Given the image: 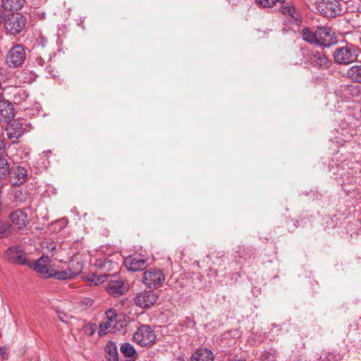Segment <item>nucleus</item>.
<instances>
[{
    "label": "nucleus",
    "mask_w": 361,
    "mask_h": 361,
    "mask_svg": "<svg viewBox=\"0 0 361 361\" xmlns=\"http://www.w3.org/2000/svg\"><path fill=\"white\" fill-rule=\"evenodd\" d=\"M50 249L53 251L55 249V245L54 243L50 244Z\"/></svg>",
    "instance_id": "72a5a7b5"
},
{
    "label": "nucleus",
    "mask_w": 361,
    "mask_h": 361,
    "mask_svg": "<svg viewBox=\"0 0 361 361\" xmlns=\"http://www.w3.org/2000/svg\"><path fill=\"white\" fill-rule=\"evenodd\" d=\"M335 61L338 64L348 65L357 59L355 49L352 46L337 48L334 53Z\"/></svg>",
    "instance_id": "423d86ee"
},
{
    "label": "nucleus",
    "mask_w": 361,
    "mask_h": 361,
    "mask_svg": "<svg viewBox=\"0 0 361 361\" xmlns=\"http://www.w3.org/2000/svg\"><path fill=\"white\" fill-rule=\"evenodd\" d=\"M106 290L110 295L118 297L126 291V288L124 286L122 281H114L108 283Z\"/></svg>",
    "instance_id": "412c9836"
},
{
    "label": "nucleus",
    "mask_w": 361,
    "mask_h": 361,
    "mask_svg": "<svg viewBox=\"0 0 361 361\" xmlns=\"http://www.w3.org/2000/svg\"><path fill=\"white\" fill-rule=\"evenodd\" d=\"M125 325V321L122 320L121 315L118 314L115 310L109 309L99 324L98 334L99 336H104L108 333L119 332Z\"/></svg>",
    "instance_id": "f03ea898"
},
{
    "label": "nucleus",
    "mask_w": 361,
    "mask_h": 361,
    "mask_svg": "<svg viewBox=\"0 0 361 361\" xmlns=\"http://www.w3.org/2000/svg\"><path fill=\"white\" fill-rule=\"evenodd\" d=\"M25 59V52L21 45L13 47L6 56V63L13 68L18 67L23 64Z\"/></svg>",
    "instance_id": "9d476101"
},
{
    "label": "nucleus",
    "mask_w": 361,
    "mask_h": 361,
    "mask_svg": "<svg viewBox=\"0 0 361 361\" xmlns=\"http://www.w3.org/2000/svg\"><path fill=\"white\" fill-rule=\"evenodd\" d=\"M257 4L264 8L273 7L279 4L280 9L283 15L287 17L288 21L298 27L299 23L302 21V16L300 13L290 2H286V0H256Z\"/></svg>",
    "instance_id": "f257e3e1"
},
{
    "label": "nucleus",
    "mask_w": 361,
    "mask_h": 361,
    "mask_svg": "<svg viewBox=\"0 0 361 361\" xmlns=\"http://www.w3.org/2000/svg\"><path fill=\"white\" fill-rule=\"evenodd\" d=\"M106 359L108 361H118V354L116 347L113 343L107 344L105 346Z\"/></svg>",
    "instance_id": "b1692460"
},
{
    "label": "nucleus",
    "mask_w": 361,
    "mask_h": 361,
    "mask_svg": "<svg viewBox=\"0 0 361 361\" xmlns=\"http://www.w3.org/2000/svg\"><path fill=\"white\" fill-rule=\"evenodd\" d=\"M214 353L207 348L197 349L190 358V361H214Z\"/></svg>",
    "instance_id": "6ab92c4d"
},
{
    "label": "nucleus",
    "mask_w": 361,
    "mask_h": 361,
    "mask_svg": "<svg viewBox=\"0 0 361 361\" xmlns=\"http://www.w3.org/2000/svg\"><path fill=\"white\" fill-rule=\"evenodd\" d=\"M124 265L132 271L142 270L146 267V261L140 256H129L124 259Z\"/></svg>",
    "instance_id": "2eb2a0df"
},
{
    "label": "nucleus",
    "mask_w": 361,
    "mask_h": 361,
    "mask_svg": "<svg viewBox=\"0 0 361 361\" xmlns=\"http://www.w3.org/2000/svg\"><path fill=\"white\" fill-rule=\"evenodd\" d=\"M82 264L79 262H71L67 270L69 271L71 279L79 275L82 270Z\"/></svg>",
    "instance_id": "393cba45"
},
{
    "label": "nucleus",
    "mask_w": 361,
    "mask_h": 361,
    "mask_svg": "<svg viewBox=\"0 0 361 361\" xmlns=\"http://www.w3.org/2000/svg\"><path fill=\"white\" fill-rule=\"evenodd\" d=\"M3 20H4V18H3V16L1 15H0V25L3 22Z\"/></svg>",
    "instance_id": "f704fd0d"
},
{
    "label": "nucleus",
    "mask_w": 361,
    "mask_h": 361,
    "mask_svg": "<svg viewBox=\"0 0 361 361\" xmlns=\"http://www.w3.org/2000/svg\"><path fill=\"white\" fill-rule=\"evenodd\" d=\"M25 0H2L1 6L4 10L17 11L20 10Z\"/></svg>",
    "instance_id": "4be33fe9"
},
{
    "label": "nucleus",
    "mask_w": 361,
    "mask_h": 361,
    "mask_svg": "<svg viewBox=\"0 0 361 361\" xmlns=\"http://www.w3.org/2000/svg\"><path fill=\"white\" fill-rule=\"evenodd\" d=\"M347 75L352 81L361 83V65L351 66L347 71Z\"/></svg>",
    "instance_id": "5701e85b"
},
{
    "label": "nucleus",
    "mask_w": 361,
    "mask_h": 361,
    "mask_svg": "<svg viewBox=\"0 0 361 361\" xmlns=\"http://www.w3.org/2000/svg\"><path fill=\"white\" fill-rule=\"evenodd\" d=\"M49 261V259L47 256L42 255L33 264L34 270L38 274L43 275L44 277H48L52 269L48 266Z\"/></svg>",
    "instance_id": "a211bd4d"
},
{
    "label": "nucleus",
    "mask_w": 361,
    "mask_h": 361,
    "mask_svg": "<svg viewBox=\"0 0 361 361\" xmlns=\"http://www.w3.org/2000/svg\"><path fill=\"white\" fill-rule=\"evenodd\" d=\"M28 126L17 120H13L6 128V135L10 140H18L27 130Z\"/></svg>",
    "instance_id": "9b49d317"
},
{
    "label": "nucleus",
    "mask_w": 361,
    "mask_h": 361,
    "mask_svg": "<svg viewBox=\"0 0 361 361\" xmlns=\"http://www.w3.org/2000/svg\"><path fill=\"white\" fill-rule=\"evenodd\" d=\"M158 298V294L152 290H144L137 293L134 298L135 304L142 309H149L153 306Z\"/></svg>",
    "instance_id": "1a4fd4ad"
},
{
    "label": "nucleus",
    "mask_w": 361,
    "mask_h": 361,
    "mask_svg": "<svg viewBox=\"0 0 361 361\" xmlns=\"http://www.w3.org/2000/svg\"><path fill=\"white\" fill-rule=\"evenodd\" d=\"M4 91L7 93L9 99L16 104H20L29 97V92L18 87H8L4 88Z\"/></svg>",
    "instance_id": "f8f14e48"
},
{
    "label": "nucleus",
    "mask_w": 361,
    "mask_h": 361,
    "mask_svg": "<svg viewBox=\"0 0 361 361\" xmlns=\"http://www.w3.org/2000/svg\"><path fill=\"white\" fill-rule=\"evenodd\" d=\"M121 352L126 357L135 358L136 357V351L133 345L129 343L122 344L121 346Z\"/></svg>",
    "instance_id": "a878e982"
},
{
    "label": "nucleus",
    "mask_w": 361,
    "mask_h": 361,
    "mask_svg": "<svg viewBox=\"0 0 361 361\" xmlns=\"http://www.w3.org/2000/svg\"><path fill=\"white\" fill-rule=\"evenodd\" d=\"M14 117V109L11 103L0 97V121L8 122Z\"/></svg>",
    "instance_id": "dca6fc26"
},
{
    "label": "nucleus",
    "mask_w": 361,
    "mask_h": 361,
    "mask_svg": "<svg viewBox=\"0 0 361 361\" xmlns=\"http://www.w3.org/2000/svg\"><path fill=\"white\" fill-rule=\"evenodd\" d=\"M59 319L63 322H66V318H67V315L66 314H63V313H61L59 314Z\"/></svg>",
    "instance_id": "2f4dec72"
},
{
    "label": "nucleus",
    "mask_w": 361,
    "mask_h": 361,
    "mask_svg": "<svg viewBox=\"0 0 361 361\" xmlns=\"http://www.w3.org/2000/svg\"><path fill=\"white\" fill-rule=\"evenodd\" d=\"M36 62L41 66H43L45 63L44 60L42 57H37L36 59Z\"/></svg>",
    "instance_id": "7c9ffc66"
},
{
    "label": "nucleus",
    "mask_w": 361,
    "mask_h": 361,
    "mask_svg": "<svg viewBox=\"0 0 361 361\" xmlns=\"http://www.w3.org/2000/svg\"><path fill=\"white\" fill-rule=\"evenodd\" d=\"M10 169V166L7 161L4 159L0 158V178L7 176Z\"/></svg>",
    "instance_id": "c85d7f7f"
},
{
    "label": "nucleus",
    "mask_w": 361,
    "mask_h": 361,
    "mask_svg": "<svg viewBox=\"0 0 361 361\" xmlns=\"http://www.w3.org/2000/svg\"><path fill=\"white\" fill-rule=\"evenodd\" d=\"M0 353H1V355L3 356V357H5L6 355V348L5 347H1L0 348Z\"/></svg>",
    "instance_id": "473e14b6"
},
{
    "label": "nucleus",
    "mask_w": 361,
    "mask_h": 361,
    "mask_svg": "<svg viewBox=\"0 0 361 361\" xmlns=\"http://www.w3.org/2000/svg\"><path fill=\"white\" fill-rule=\"evenodd\" d=\"M358 11H359L360 12H361V6H360V7L358 8Z\"/></svg>",
    "instance_id": "e433bc0d"
},
{
    "label": "nucleus",
    "mask_w": 361,
    "mask_h": 361,
    "mask_svg": "<svg viewBox=\"0 0 361 361\" xmlns=\"http://www.w3.org/2000/svg\"><path fill=\"white\" fill-rule=\"evenodd\" d=\"M48 277H53L58 280L71 279L69 271L67 269L64 271H56L54 269H51Z\"/></svg>",
    "instance_id": "bb28decb"
},
{
    "label": "nucleus",
    "mask_w": 361,
    "mask_h": 361,
    "mask_svg": "<svg viewBox=\"0 0 361 361\" xmlns=\"http://www.w3.org/2000/svg\"><path fill=\"white\" fill-rule=\"evenodd\" d=\"M11 226L7 223L0 221V238H2L8 232L9 228Z\"/></svg>",
    "instance_id": "c756f323"
},
{
    "label": "nucleus",
    "mask_w": 361,
    "mask_h": 361,
    "mask_svg": "<svg viewBox=\"0 0 361 361\" xmlns=\"http://www.w3.org/2000/svg\"><path fill=\"white\" fill-rule=\"evenodd\" d=\"M302 37L305 41L317 44L316 31L312 32L308 28H305L302 31Z\"/></svg>",
    "instance_id": "cd10ccee"
},
{
    "label": "nucleus",
    "mask_w": 361,
    "mask_h": 361,
    "mask_svg": "<svg viewBox=\"0 0 361 361\" xmlns=\"http://www.w3.org/2000/svg\"><path fill=\"white\" fill-rule=\"evenodd\" d=\"M5 255L7 259L11 262L19 264H27L25 253L18 246L10 247L6 250Z\"/></svg>",
    "instance_id": "4468645a"
},
{
    "label": "nucleus",
    "mask_w": 361,
    "mask_h": 361,
    "mask_svg": "<svg viewBox=\"0 0 361 361\" xmlns=\"http://www.w3.org/2000/svg\"><path fill=\"white\" fill-rule=\"evenodd\" d=\"M4 21L6 32L11 35L20 33L26 24V18L19 13L8 15L7 18H4Z\"/></svg>",
    "instance_id": "20e7f679"
},
{
    "label": "nucleus",
    "mask_w": 361,
    "mask_h": 361,
    "mask_svg": "<svg viewBox=\"0 0 361 361\" xmlns=\"http://www.w3.org/2000/svg\"><path fill=\"white\" fill-rule=\"evenodd\" d=\"M317 11L327 18H334L342 13L339 0H315Z\"/></svg>",
    "instance_id": "7ed1b4c3"
},
{
    "label": "nucleus",
    "mask_w": 361,
    "mask_h": 361,
    "mask_svg": "<svg viewBox=\"0 0 361 361\" xmlns=\"http://www.w3.org/2000/svg\"><path fill=\"white\" fill-rule=\"evenodd\" d=\"M7 176H8L11 185L16 186L20 185L25 181L27 173L23 167L16 166L14 168H10Z\"/></svg>",
    "instance_id": "ddd939ff"
},
{
    "label": "nucleus",
    "mask_w": 361,
    "mask_h": 361,
    "mask_svg": "<svg viewBox=\"0 0 361 361\" xmlns=\"http://www.w3.org/2000/svg\"><path fill=\"white\" fill-rule=\"evenodd\" d=\"M310 61L314 66L320 68H326L331 63L330 60L324 54L319 51H312Z\"/></svg>",
    "instance_id": "aec40b11"
},
{
    "label": "nucleus",
    "mask_w": 361,
    "mask_h": 361,
    "mask_svg": "<svg viewBox=\"0 0 361 361\" xmlns=\"http://www.w3.org/2000/svg\"><path fill=\"white\" fill-rule=\"evenodd\" d=\"M97 281H98L95 282V284H98V283L102 282L101 281H99V279H98V280H97Z\"/></svg>",
    "instance_id": "c9c22d12"
},
{
    "label": "nucleus",
    "mask_w": 361,
    "mask_h": 361,
    "mask_svg": "<svg viewBox=\"0 0 361 361\" xmlns=\"http://www.w3.org/2000/svg\"><path fill=\"white\" fill-rule=\"evenodd\" d=\"M156 334L149 325H141L133 334L134 341L140 346H147L154 342Z\"/></svg>",
    "instance_id": "39448f33"
},
{
    "label": "nucleus",
    "mask_w": 361,
    "mask_h": 361,
    "mask_svg": "<svg viewBox=\"0 0 361 361\" xmlns=\"http://www.w3.org/2000/svg\"><path fill=\"white\" fill-rule=\"evenodd\" d=\"M165 281V276L160 269H149L145 271L142 277L143 283L149 288L161 286Z\"/></svg>",
    "instance_id": "6e6552de"
},
{
    "label": "nucleus",
    "mask_w": 361,
    "mask_h": 361,
    "mask_svg": "<svg viewBox=\"0 0 361 361\" xmlns=\"http://www.w3.org/2000/svg\"><path fill=\"white\" fill-rule=\"evenodd\" d=\"M9 218L13 228L22 229L27 222V215L22 210L18 209L11 213Z\"/></svg>",
    "instance_id": "f3484780"
},
{
    "label": "nucleus",
    "mask_w": 361,
    "mask_h": 361,
    "mask_svg": "<svg viewBox=\"0 0 361 361\" xmlns=\"http://www.w3.org/2000/svg\"><path fill=\"white\" fill-rule=\"evenodd\" d=\"M317 44L329 47L336 42L334 32L329 27H320L316 30Z\"/></svg>",
    "instance_id": "0eeeda50"
}]
</instances>
